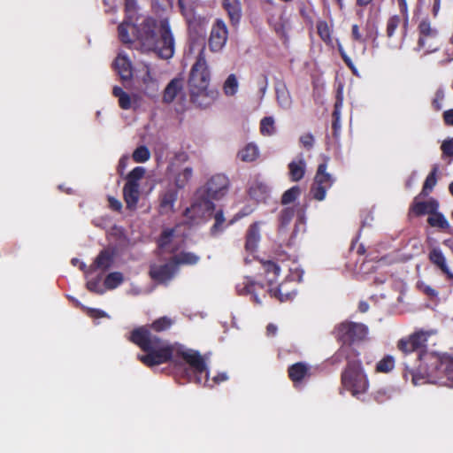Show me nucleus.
I'll use <instances>...</instances> for the list:
<instances>
[{
	"label": "nucleus",
	"instance_id": "60",
	"mask_svg": "<svg viewBox=\"0 0 453 453\" xmlns=\"http://www.w3.org/2000/svg\"><path fill=\"white\" fill-rule=\"evenodd\" d=\"M342 102H343L342 92V89H339L337 92V95H336V100H335V103L334 105V110L341 111L342 107Z\"/></svg>",
	"mask_w": 453,
	"mask_h": 453
},
{
	"label": "nucleus",
	"instance_id": "54",
	"mask_svg": "<svg viewBox=\"0 0 453 453\" xmlns=\"http://www.w3.org/2000/svg\"><path fill=\"white\" fill-rule=\"evenodd\" d=\"M87 288L93 293L102 295L104 294V289L100 287L99 279L91 280L87 282Z\"/></svg>",
	"mask_w": 453,
	"mask_h": 453
},
{
	"label": "nucleus",
	"instance_id": "27",
	"mask_svg": "<svg viewBox=\"0 0 453 453\" xmlns=\"http://www.w3.org/2000/svg\"><path fill=\"white\" fill-rule=\"evenodd\" d=\"M262 269L264 271L265 278L269 286L276 282L280 273V265L273 260L261 261Z\"/></svg>",
	"mask_w": 453,
	"mask_h": 453
},
{
	"label": "nucleus",
	"instance_id": "28",
	"mask_svg": "<svg viewBox=\"0 0 453 453\" xmlns=\"http://www.w3.org/2000/svg\"><path fill=\"white\" fill-rule=\"evenodd\" d=\"M306 163L303 157L291 161L288 164V175L293 182L301 180L305 174Z\"/></svg>",
	"mask_w": 453,
	"mask_h": 453
},
{
	"label": "nucleus",
	"instance_id": "23",
	"mask_svg": "<svg viewBox=\"0 0 453 453\" xmlns=\"http://www.w3.org/2000/svg\"><path fill=\"white\" fill-rule=\"evenodd\" d=\"M123 197L129 210H134L137 206L140 197V185L126 183L123 188Z\"/></svg>",
	"mask_w": 453,
	"mask_h": 453
},
{
	"label": "nucleus",
	"instance_id": "7",
	"mask_svg": "<svg viewBox=\"0 0 453 453\" xmlns=\"http://www.w3.org/2000/svg\"><path fill=\"white\" fill-rule=\"evenodd\" d=\"M230 180L228 177L223 173L212 175L206 183L202 187L201 199L203 202L205 211H214L216 204L213 201L222 199L229 191Z\"/></svg>",
	"mask_w": 453,
	"mask_h": 453
},
{
	"label": "nucleus",
	"instance_id": "42",
	"mask_svg": "<svg viewBox=\"0 0 453 453\" xmlns=\"http://www.w3.org/2000/svg\"><path fill=\"white\" fill-rule=\"evenodd\" d=\"M301 195V188L299 186H293L286 190L281 196V204L288 205L295 202Z\"/></svg>",
	"mask_w": 453,
	"mask_h": 453
},
{
	"label": "nucleus",
	"instance_id": "3",
	"mask_svg": "<svg viewBox=\"0 0 453 453\" xmlns=\"http://www.w3.org/2000/svg\"><path fill=\"white\" fill-rule=\"evenodd\" d=\"M133 41H137L145 51H154L161 58L168 59L174 53V39L167 19L157 21L144 17L140 23H131ZM132 42L131 43H133Z\"/></svg>",
	"mask_w": 453,
	"mask_h": 453
},
{
	"label": "nucleus",
	"instance_id": "63",
	"mask_svg": "<svg viewBox=\"0 0 453 453\" xmlns=\"http://www.w3.org/2000/svg\"><path fill=\"white\" fill-rule=\"evenodd\" d=\"M277 326L274 324L270 323L266 326V334L268 336H274L277 333Z\"/></svg>",
	"mask_w": 453,
	"mask_h": 453
},
{
	"label": "nucleus",
	"instance_id": "30",
	"mask_svg": "<svg viewBox=\"0 0 453 453\" xmlns=\"http://www.w3.org/2000/svg\"><path fill=\"white\" fill-rule=\"evenodd\" d=\"M269 187L265 183L257 180L254 181L249 188L250 196L257 202H265L269 196Z\"/></svg>",
	"mask_w": 453,
	"mask_h": 453
},
{
	"label": "nucleus",
	"instance_id": "32",
	"mask_svg": "<svg viewBox=\"0 0 453 453\" xmlns=\"http://www.w3.org/2000/svg\"><path fill=\"white\" fill-rule=\"evenodd\" d=\"M296 213V210L294 207H285L283 208L279 214V224H278V233L279 234H283L286 233V230L292 221Z\"/></svg>",
	"mask_w": 453,
	"mask_h": 453
},
{
	"label": "nucleus",
	"instance_id": "34",
	"mask_svg": "<svg viewBox=\"0 0 453 453\" xmlns=\"http://www.w3.org/2000/svg\"><path fill=\"white\" fill-rule=\"evenodd\" d=\"M173 236H174V229L173 228L164 229L157 240V248L162 252H169V253L175 252V250H168L169 245L173 242Z\"/></svg>",
	"mask_w": 453,
	"mask_h": 453
},
{
	"label": "nucleus",
	"instance_id": "10",
	"mask_svg": "<svg viewBox=\"0 0 453 453\" xmlns=\"http://www.w3.org/2000/svg\"><path fill=\"white\" fill-rule=\"evenodd\" d=\"M211 217L213 219V224L210 227L209 234L211 237H218L220 235L227 227L236 223L238 220L248 215V212L242 211L237 212L233 216L232 219H226L225 217L224 211L220 208L218 210L211 211Z\"/></svg>",
	"mask_w": 453,
	"mask_h": 453
},
{
	"label": "nucleus",
	"instance_id": "45",
	"mask_svg": "<svg viewBox=\"0 0 453 453\" xmlns=\"http://www.w3.org/2000/svg\"><path fill=\"white\" fill-rule=\"evenodd\" d=\"M401 24V18L398 15H393L387 20L386 36L388 40L392 39L396 29Z\"/></svg>",
	"mask_w": 453,
	"mask_h": 453
},
{
	"label": "nucleus",
	"instance_id": "49",
	"mask_svg": "<svg viewBox=\"0 0 453 453\" xmlns=\"http://www.w3.org/2000/svg\"><path fill=\"white\" fill-rule=\"evenodd\" d=\"M441 150L442 151V156L449 157V163L453 159V138H449L442 142Z\"/></svg>",
	"mask_w": 453,
	"mask_h": 453
},
{
	"label": "nucleus",
	"instance_id": "6",
	"mask_svg": "<svg viewBox=\"0 0 453 453\" xmlns=\"http://www.w3.org/2000/svg\"><path fill=\"white\" fill-rule=\"evenodd\" d=\"M210 81L211 73L203 48L191 67L188 80L190 101L198 107L209 106L218 95L217 91L208 89Z\"/></svg>",
	"mask_w": 453,
	"mask_h": 453
},
{
	"label": "nucleus",
	"instance_id": "11",
	"mask_svg": "<svg viewBox=\"0 0 453 453\" xmlns=\"http://www.w3.org/2000/svg\"><path fill=\"white\" fill-rule=\"evenodd\" d=\"M178 273V268L173 259L163 265L152 264L150 266L149 275L152 280L158 284L167 285Z\"/></svg>",
	"mask_w": 453,
	"mask_h": 453
},
{
	"label": "nucleus",
	"instance_id": "5",
	"mask_svg": "<svg viewBox=\"0 0 453 453\" xmlns=\"http://www.w3.org/2000/svg\"><path fill=\"white\" fill-rule=\"evenodd\" d=\"M335 355L346 361V365L341 373L342 387L357 398L365 394L369 389L370 382L359 357V352L355 348L344 347L340 348Z\"/></svg>",
	"mask_w": 453,
	"mask_h": 453
},
{
	"label": "nucleus",
	"instance_id": "18",
	"mask_svg": "<svg viewBox=\"0 0 453 453\" xmlns=\"http://www.w3.org/2000/svg\"><path fill=\"white\" fill-rule=\"evenodd\" d=\"M158 199L160 212L162 214L172 212L178 199V190L169 187L159 194Z\"/></svg>",
	"mask_w": 453,
	"mask_h": 453
},
{
	"label": "nucleus",
	"instance_id": "46",
	"mask_svg": "<svg viewBox=\"0 0 453 453\" xmlns=\"http://www.w3.org/2000/svg\"><path fill=\"white\" fill-rule=\"evenodd\" d=\"M133 159L136 163H144L150 159V152L146 146H139L133 152Z\"/></svg>",
	"mask_w": 453,
	"mask_h": 453
},
{
	"label": "nucleus",
	"instance_id": "26",
	"mask_svg": "<svg viewBox=\"0 0 453 453\" xmlns=\"http://www.w3.org/2000/svg\"><path fill=\"white\" fill-rule=\"evenodd\" d=\"M426 222L431 227L438 228L441 231L449 233L450 225L444 214L439 211V209L434 210L427 217Z\"/></svg>",
	"mask_w": 453,
	"mask_h": 453
},
{
	"label": "nucleus",
	"instance_id": "59",
	"mask_svg": "<svg viewBox=\"0 0 453 453\" xmlns=\"http://www.w3.org/2000/svg\"><path fill=\"white\" fill-rule=\"evenodd\" d=\"M442 117L446 126L453 127V109L445 111Z\"/></svg>",
	"mask_w": 453,
	"mask_h": 453
},
{
	"label": "nucleus",
	"instance_id": "44",
	"mask_svg": "<svg viewBox=\"0 0 453 453\" xmlns=\"http://www.w3.org/2000/svg\"><path fill=\"white\" fill-rule=\"evenodd\" d=\"M274 119L273 117H265L260 121V133L264 136H271L275 134Z\"/></svg>",
	"mask_w": 453,
	"mask_h": 453
},
{
	"label": "nucleus",
	"instance_id": "31",
	"mask_svg": "<svg viewBox=\"0 0 453 453\" xmlns=\"http://www.w3.org/2000/svg\"><path fill=\"white\" fill-rule=\"evenodd\" d=\"M237 157L242 162H254L259 157V149L254 142H250L239 150Z\"/></svg>",
	"mask_w": 453,
	"mask_h": 453
},
{
	"label": "nucleus",
	"instance_id": "40",
	"mask_svg": "<svg viewBox=\"0 0 453 453\" xmlns=\"http://www.w3.org/2000/svg\"><path fill=\"white\" fill-rule=\"evenodd\" d=\"M395 367V359L392 356L387 355L380 359L375 366L377 372L388 373L391 372Z\"/></svg>",
	"mask_w": 453,
	"mask_h": 453
},
{
	"label": "nucleus",
	"instance_id": "4",
	"mask_svg": "<svg viewBox=\"0 0 453 453\" xmlns=\"http://www.w3.org/2000/svg\"><path fill=\"white\" fill-rule=\"evenodd\" d=\"M289 274L286 277L285 280L279 284L276 288H270L268 290L265 286L246 277L242 282L236 285V291L239 295L247 296L250 295L252 300L260 304L262 303L261 297H265L266 293L277 298L280 302L292 300L296 295L295 282H300L303 279V271L299 268L290 269Z\"/></svg>",
	"mask_w": 453,
	"mask_h": 453
},
{
	"label": "nucleus",
	"instance_id": "36",
	"mask_svg": "<svg viewBox=\"0 0 453 453\" xmlns=\"http://www.w3.org/2000/svg\"><path fill=\"white\" fill-rule=\"evenodd\" d=\"M112 95L119 99V105L123 110H129L132 107V97L120 87L115 86Z\"/></svg>",
	"mask_w": 453,
	"mask_h": 453
},
{
	"label": "nucleus",
	"instance_id": "41",
	"mask_svg": "<svg viewBox=\"0 0 453 453\" xmlns=\"http://www.w3.org/2000/svg\"><path fill=\"white\" fill-rule=\"evenodd\" d=\"M193 176V170L191 167H185L175 177V185L177 188H183L189 182Z\"/></svg>",
	"mask_w": 453,
	"mask_h": 453
},
{
	"label": "nucleus",
	"instance_id": "17",
	"mask_svg": "<svg viewBox=\"0 0 453 453\" xmlns=\"http://www.w3.org/2000/svg\"><path fill=\"white\" fill-rule=\"evenodd\" d=\"M261 240L260 227L258 222H254L248 227L245 234V251L253 254L257 252Z\"/></svg>",
	"mask_w": 453,
	"mask_h": 453
},
{
	"label": "nucleus",
	"instance_id": "62",
	"mask_svg": "<svg viewBox=\"0 0 453 453\" xmlns=\"http://www.w3.org/2000/svg\"><path fill=\"white\" fill-rule=\"evenodd\" d=\"M341 119H333L332 121V129H333V135L334 137H337L339 135L340 130H341Z\"/></svg>",
	"mask_w": 453,
	"mask_h": 453
},
{
	"label": "nucleus",
	"instance_id": "39",
	"mask_svg": "<svg viewBox=\"0 0 453 453\" xmlns=\"http://www.w3.org/2000/svg\"><path fill=\"white\" fill-rule=\"evenodd\" d=\"M239 87L238 80L235 74L232 73L228 75L223 84L224 94L227 96H233L237 93Z\"/></svg>",
	"mask_w": 453,
	"mask_h": 453
},
{
	"label": "nucleus",
	"instance_id": "56",
	"mask_svg": "<svg viewBox=\"0 0 453 453\" xmlns=\"http://www.w3.org/2000/svg\"><path fill=\"white\" fill-rule=\"evenodd\" d=\"M351 37H352L353 41L360 42V43H365L366 41L362 36L360 30H359V27L357 24H354L351 27Z\"/></svg>",
	"mask_w": 453,
	"mask_h": 453
},
{
	"label": "nucleus",
	"instance_id": "29",
	"mask_svg": "<svg viewBox=\"0 0 453 453\" xmlns=\"http://www.w3.org/2000/svg\"><path fill=\"white\" fill-rule=\"evenodd\" d=\"M223 7L226 11L232 24H238L242 18V4L240 0H224Z\"/></svg>",
	"mask_w": 453,
	"mask_h": 453
},
{
	"label": "nucleus",
	"instance_id": "47",
	"mask_svg": "<svg viewBox=\"0 0 453 453\" xmlns=\"http://www.w3.org/2000/svg\"><path fill=\"white\" fill-rule=\"evenodd\" d=\"M300 231H303V232L305 231V220H304L303 215H298L296 224H295L294 230H293V232L290 235V238L288 240V245H291L295 242L297 234Z\"/></svg>",
	"mask_w": 453,
	"mask_h": 453
},
{
	"label": "nucleus",
	"instance_id": "52",
	"mask_svg": "<svg viewBox=\"0 0 453 453\" xmlns=\"http://www.w3.org/2000/svg\"><path fill=\"white\" fill-rule=\"evenodd\" d=\"M390 398H391V394H390L389 390H388L386 388L378 389L373 393V399L378 403H383L387 402L388 400H389Z\"/></svg>",
	"mask_w": 453,
	"mask_h": 453
},
{
	"label": "nucleus",
	"instance_id": "9",
	"mask_svg": "<svg viewBox=\"0 0 453 453\" xmlns=\"http://www.w3.org/2000/svg\"><path fill=\"white\" fill-rule=\"evenodd\" d=\"M327 165L326 163L319 164L314 177V182L311 188V193L314 199L322 201L325 199L326 191L332 187L334 180L326 173Z\"/></svg>",
	"mask_w": 453,
	"mask_h": 453
},
{
	"label": "nucleus",
	"instance_id": "16",
	"mask_svg": "<svg viewBox=\"0 0 453 453\" xmlns=\"http://www.w3.org/2000/svg\"><path fill=\"white\" fill-rule=\"evenodd\" d=\"M183 372L185 375L188 377L189 381H193L198 385H203L205 387L212 388L215 384H219L222 381H225L227 380V376L226 373H219L217 376H214L212 378L213 383H210V378H209V372L208 369L206 368V372L203 373H199V376L202 378V382H197L196 380V376L198 373H196L190 366L189 368H184Z\"/></svg>",
	"mask_w": 453,
	"mask_h": 453
},
{
	"label": "nucleus",
	"instance_id": "15",
	"mask_svg": "<svg viewBox=\"0 0 453 453\" xmlns=\"http://www.w3.org/2000/svg\"><path fill=\"white\" fill-rule=\"evenodd\" d=\"M158 89L159 86L157 80L152 75L149 65H145L140 91L143 95L150 98H154L157 96Z\"/></svg>",
	"mask_w": 453,
	"mask_h": 453
},
{
	"label": "nucleus",
	"instance_id": "20",
	"mask_svg": "<svg viewBox=\"0 0 453 453\" xmlns=\"http://www.w3.org/2000/svg\"><path fill=\"white\" fill-rule=\"evenodd\" d=\"M115 252L109 248L102 250L91 265L92 270H102L105 272L113 265Z\"/></svg>",
	"mask_w": 453,
	"mask_h": 453
},
{
	"label": "nucleus",
	"instance_id": "58",
	"mask_svg": "<svg viewBox=\"0 0 453 453\" xmlns=\"http://www.w3.org/2000/svg\"><path fill=\"white\" fill-rule=\"evenodd\" d=\"M109 206L111 210L115 211H120L122 209V203L119 200L116 199L115 197L109 196L108 198Z\"/></svg>",
	"mask_w": 453,
	"mask_h": 453
},
{
	"label": "nucleus",
	"instance_id": "1",
	"mask_svg": "<svg viewBox=\"0 0 453 453\" xmlns=\"http://www.w3.org/2000/svg\"><path fill=\"white\" fill-rule=\"evenodd\" d=\"M173 325V320L166 316L160 317L151 324L134 328L127 340L136 345L145 354H139L137 358L144 365L152 367L172 361L175 366L182 368L179 361L182 359L198 375L196 380L202 382L199 373L206 372V362L199 351L187 349L180 344H171L158 336V333L168 330Z\"/></svg>",
	"mask_w": 453,
	"mask_h": 453
},
{
	"label": "nucleus",
	"instance_id": "33",
	"mask_svg": "<svg viewBox=\"0 0 453 453\" xmlns=\"http://www.w3.org/2000/svg\"><path fill=\"white\" fill-rule=\"evenodd\" d=\"M171 258L178 269L180 265H194L200 260L199 256L193 252L188 251H182L177 255L173 256Z\"/></svg>",
	"mask_w": 453,
	"mask_h": 453
},
{
	"label": "nucleus",
	"instance_id": "13",
	"mask_svg": "<svg viewBox=\"0 0 453 453\" xmlns=\"http://www.w3.org/2000/svg\"><path fill=\"white\" fill-rule=\"evenodd\" d=\"M228 31L226 24L221 19H217L213 24L209 38V48L211 51H219L226 44Z\"/></svg>",
	"mask_w": 453,
	"mask_h": 453
},
{
	"label": "nucleus",
	"instance_id": "48",
	"mask_svg": "<svg viewBox=\"0 0 453 453\" xmlns=\"http://www.w3.org/2000/svg\"><path fill=\"white\" fill-rule=\"evenodd\" d=\"M145 169L142 166L134 167L127 176L126 183L139 184V180L143 177Z\"/></svg>",
	"mask_w": 453,
	"mask_h": 453
},
{
	"label": "nucleus",
	"instance_id": "19",
	"mask_svg": "<svg viewBox=\"0 0 453 453\" xmlns=\"http://www.w3.org/2000/svg\"><path fill=\"white\" fill-rule=\"evenodd\" d=\"M288 376L294 386H297L304 379L311 376V368L303 362L295 363L288 368Z\"/></svg>",
	"mask_w": 453,
	"mask_h": 453
},
{
	"label": "nucleus",
	"instance_id": "61",
	"mask_svg": "<svg viewBox=\"0 0 453 453\" xmlns=\"http://www.w3.org/2000/svg\"><path fill=\"white\" fill-rule=\"evenodd\" d=\"M398 7L403 16H408V5L406 0H398Z\"/></svg>",
	"mask_w": 453,
	"mask_h": 453
},
{
	"label": "nucleus",
	"instance_id": "43",
	"mask_svg": "<svg viewBox=\"0 0 453 453\" xmlns=\"http://www.w3.org/2000/svg\"><path fill=\"white\" fill-rule=\"evenodd\" d=\"M276 98L281 108L289 109L291 107L292 100L288 91L285 87L282 88H276Z\"/></svg>",
	"mask_w": 453,
	"mask_h": 453
},
{
	"label": "nucleus",
	"instance_id": "55",
	"mask_svg": "<svg viewBox=\"0 0 453 453\" xmlns=\"http://www.w3.org/2000/svg\"><path fill=\"white\" fill-rule=\"evenodd\" d=\"M86 312H87V315L92 319H101V318L108 317V315L105 311L99 310V309L86 308Z\"/></svg>",
	"mask_w": 453,
	"mask_h": 453
},
{
	"label": "nucleus",
	"instance_id": "25",
	"mask_svg": "<svg viewBox=\"0 0 453 453\" xmlns=\"http://www.w3.org/2000/svg\"><path fill=\"white\" fill-rule=\"evenodd\" d=\"M113 66L122 80L127 81L131 79L132 65L127 57L119 54L113 62Z\"/></svg>",
	"mask_w": 453,
	"mask_h": 453
},
{
	"label": "nucleus",
	"instance_id": "51",
	"mask_svg": "<svg viewBox=\"0 0 453 453\" xmlns=\"http://www.w3.org/2000/svg\"><path fill=\"white\" fill-rule=\"evenodd\" d=\"M445 95L442 88H438L434 94V98L432 101V106L434 111H439L442 108V102Z\"/></svg>",
	"mask_w": 453,
	"mask_h": 453
},
{
	"label": "nucleus",
	"instance_id": "8",
	"mask_svg": "<svg viewBox=\"0 0 453 453\" xmlns=\"http://www.w3.org/2000/svg\"><path fill=\"white\" fill-rule=\"evenodd\" d=\"M367 334L368 327L365 324L351 321H343L334 329L335 339L342 343L341 348H353L352 345L364 341Z\"/></svg>",
	"mask_w": 453,
	"mask_h": 453
},
{
	"label": "nucleus",
	"instance_id": "50",
	"mask_svg": "<svg viewBox=\"0 0 453 453\" xmlns=\"http://www.w3.org/2000/svg\"><path fill=\"white\" fill-rule=\"evenodd\" d=\"M337 48L345 65L352 71L353 73H356L357 69L354 63L352 62L351 58L347 55L342 43L339 41H337Z\"/></svg>",
	"mask_w": 453,
	"mask_h": 453
},
{
	"label": "nucleus",
	"instance_id": "2",
	"mask_svg": "<svg viewBox=\"0 0 453 453\" xmlns=\"http://www.w3.org/2000/svg\"><path fill=\"white\" fill-rule=\"evenodd\" d=\"M432 334V331L419 330L397 342L398 349L406 356L419 350L418 367H412L407 359L403 361V376H410L415 386L433 383L453 388V357L423 349Z\"/></svg>",
	"mask_w": 453,
	"mask_h": 453
},
{
	"label": "nucleus",
	"instance_id": "21",
	"mask_svg": "<svg viewBox=\"0 0 453 453\" xmlns=\"http://www.w3.org/2000/svg\"><path fill=\"white\" fill-rule=\"evenodd\" d=\"M418 31V47L419 49H424L426 47V40L428 38H434L438 35V30L432 27L431 22L427 18L419 22Z\"/></svg>",
	"mask_w": 453,
	"mask_h": 453
},
{
	"label": "nucleus",
	"instance_id": "64",
	"mask_svg": "<svg viewBox=\"0 0 453 453\" xmlns=\"http://www.w3.org/2000/svg\"><path fill=\"white\" fill-rule=\"evenodd\" d=\"M258 85H259V89L262 92V94H265L267 85H268V81H267L266 75H263L261 81L258 82Z\"/></svg>",
	"mask_w": 453,
	"mask_h": 453
},
{
	"label": "nucleus",
	"instance_id": "12",
	"mask_svg": "<svg viewBox=\"0 0 453 453\" xmlns=\"http://www.w3.org/2000/svg\"><path fill=\"white\" fill-rule=\"evenodd\" d=\"M124 6L126 17L118 27V34L119 40L124 44H131L133 39L128 31L137 12V2L136 0H125Z\"/></svg>",
	"mask_w": 453,
	"mask_h": 453
},
{
	"label": "nucleus",
	"instance_id": "14",
	"mask_svg": "<svg viewBox=\"0 0 453 453\" xmlns=\"http://www.w3.org/2000/svg\"><path fill=\"white\" fill-rule=\"evenodd\" d=\"M418 195L416 196L410 208H409V216L421 217L423 215L428 214V216L436 209H439L440 203L435 198H430L427 201H419Z\"/></svg>",
	"mask_w": 453,
	"mask_h": 453
},
{
	"label": "nucleus",
	"instance_id": "35",
	"mask_svg": "<svg viewBox=\"0 0 453 453\" xmlns=\"http://www.w3.org/2000/svg\"><path fill=\"white\" fill-rule=\"evenodd\" d=\"M317 33L319 38L326 44L331 46L333 44L332 28L329 27L326 20H319L316 25Z\"/></svg>",
	"mask_w": 453,
	"mask_h": 453
},
{
	"label": "nucleus",
	"instance_id": "37",
	"mask_svg": "<svg viewBox=\"0 0 453 453\" xmlns=\"http://www.w3.org/2000/svg\"><path fill=\"white\" fill-rule=\"evenodd\" d=\"M437 171H438V167L436 165L434 166L433 170L426 176V178L425 180V182L423 184V188H422V190H421L419 196H426L433 190V188H434V186L437 183V179H436Z\"/></svg>",
	"mask_w": 453,
	"mask_h": 453
},
{
	"label": "nucleus",
	"instance_id": "57",
	"mask_svg": "<svg viewBox=\"0 0 453 453\" xmlns=\"http://www.w3.org/2000/svg\"><path fill=\"white\" fill-rule=\"evenodd\" d=\"M419 289L430 298H434L438 295V292L428 285L421 284Z\"/></svg>",
	"mask_w": 453,
	"mask_h": 453
},
{
	"label": "nucleus",
	"instance_id": "24",
	"mask_svg": "<svg viewBox=\"0 0 453 453\" xmlns=\"http://www.w3.org/2000/svg\"><path fill=\"white\" fill-rule=\"evenodd\" d=\"M183 89V80L181 78H173L165 87L163 93V102L170 104L177 97L178 94Z\"/></svg>",
	"mask_w": 453,
	"mask_h": 453
},
{
	"label": "nucleus",
	"instance_id": "22",
	"mask_svg": "<svg viewBox=\"0 0 453 453\" xmlns=\"http://www.w3.org/2000/svg\"><path fill=\"white\" fill-rule=\"evenodd\" d=\"M429 261L438 267L449 280H453V273L449 269L446 257L439 248H433L428 254Z\"/></svg>",
	"mask_w": 453,
	"mask_h": 453
},
{
	"label": "nucleus",
	"instance_id": "53",
	"mask_svg": "<svg viewBox=\"0 0 453 453\" xmlns=\"http://www.w3.org/2000/svg\"><path fill=\"white\" fill-rule=\"evenodd\" d=\"M314 136L310 134H304L300 137V142L306 150H311L314 145Z\"/></svg>",
	"mask_w": 453,
	"mask_h": 453
},
{
	"label": "nucleus",
	"instance_id": "38",
	"mask_svg": "<svg viewBox=\"0 0 453 453\" xmlns=\"http://www.w3.org/2000/svg\"><path fill=\"white\" fill-rule=\"evenodd\" d=\"M124 281L123 274L120 272L110 273L104 279V287L107 289H114L121 285Z\"/></svg>",
	"mask_w": 453,
	"mask_h": 453
}]
</instances>
